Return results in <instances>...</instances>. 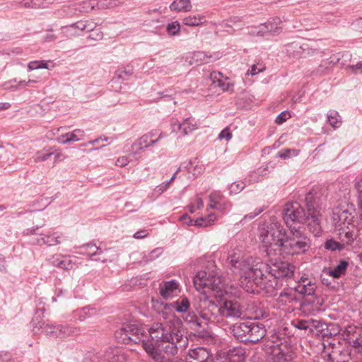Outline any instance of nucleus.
<instances>
[{"label": "nucleus", "mask_w": 362, "mask_h": 362, "mask_svg": "<svg viewBox=\"0 0 362 362\" xmlns=\"http://www.w3.org/2000/svg\"><path fill=\"white\" fill-rule=\"evenodd\" d=\"M276 305L279 308L284 306H290L295 302H297L298 298L296 293L291 288L284 289L276 297Z\"/></svg>", "instance_id": "obj_19"}, {"label": "nucleus", "mask_w": 362, "mask_h": 362, "mask_svg": "<svg viewBox=\"0 0 362 362\" xmlns=\"http://www.w3.org/2000/svg\"><path fill=\"white\" fill-rule=\"evenodd\" d=\"M307 208V225L310 231L315 236L320 235L321 210L325 205V197L317 192H310L305 198Z\"/></svg>", "instance_id": "obj_4"}, {"label": "nucleus", "mask_w": 362, "mask_h": 362, "mask_svg": "<svg viewBox=\"0 0 362 362\" xmlns=\"http://www.w3.org/2000/svg\"><path fill=\"white\" fill-rule=\"evenodd\" d=\"M216 219L214 214H209L206 217L197 218L194 221V225L198 227H206L211 225Z\"/></svg>", "instance_id": "obj_38"}, {"label": "nucleus", "mask_w": 362, "mask_h": 362, "mask_svg": "<svg viewBox=\"0 0 362 362\" xmlns=\"http://www.w3.org/2000/svg\"><path fill=\"white\" fill-rule=\"evenodd\" d=\"M205 16L203 15L189 16L183 18L182 22L187 26H199L205 23Z\"/></svg>", "instance_id": "obj_32"}, {"label": "nucleus", "mask_w": 362, "mask_h": 362, "mask_svg": "<svg viewBox=\"0 0 362 362\" xmlns=\"http://www.w3.org/2000/svg\"><path fill=\"white\" fill-rule=\"evenodd\" d=\"M259 240L266 247L277 246L282 252L288 234L281 223L275 221L259 227Z\"/></svg>", "instance_id": "obj_9"}, {"label": "nucleus", "mask_w": 362, "mask_h": 362, "mask_svg": "<svg viewBox=\"0 0 362 362\" xmlns=\"http://www.w3.org/2000/svg\"><path fill=\"white\" fill-rule=\"evenodd\" d=\"M130 338L131 343L141 344L143 348L144 343L152 342L151 341L146 339V337L144 336L141 329H139V332H136V333L134 335H132Z\"/></svg>", "instance_id": "obj_44"}, {"label": "nucleus", "mask_w": 362, "mask_h": 362, "mask_svg": "<svg viewBox=\"0 0 362 362\" xmlns=\"http://www.w3.org/2000/svg\"><path fill=\"white\" fill-rule=\"evenodd\" d=\"M327 120L334 128L339 127L341 124V117L338 112L334 110L329 111L327 114Z\"/></svg>", "instance_id": "obj_42"}, {"label": "nucleus", "mask_w": 362, "mask_h": 362, "mask_svg": "<svg viewBox=\"0 0 362 362\" xmlns=\"http://www.w3.org/2000/svg\"><path fill=\"white\" fill-rule=\"evenodd\" d=\"M76 26L78 29H80L81 30H86L88 32L93 30V27L91 23L86 24L83 22H78L76 24Z\"/></svg>", "instance_id": "obj_58"}, {"label": "nucleus", "mask_w": 362, "mask_h": 362, "mask_svg": "<svg viewBox=\"0 0 362 362\" xmlns=\"http://www.w3.org/2000/svg\"><path fill=\"white\" fill-rule=\"evenodd\" d=\"M151 340L159 343L165 354L175 356L188 345L181 321L173 318L165 323H153L148 329Z\"/></svg>", "instance_id": "obj_1"}, {"label": "nucleus", "mask_w": 362, "mask_h": 362, "mask_svg": "<svg viewBox=\"0 0 362 362\" xmlns=\"http://www.w3.org/2000/svg\"><path fill=\"white\" fill-rule=\"evenodd\" d=\"M66 141L71 142V141H78L81 139H82V137L83 136V132L81 129H75L71 133H66Z\"/></svg>", "instance_id": "obj_45"}, {"label": "nucleus", "mask_w": 362, "mask_h": 362, "mask_svg": "<svg viewBox=\"0 0 362 362\" xmlns=\"http://www.w3.org/2000/svg\"><path fill=\"white\" fill-rule=\"evenodd\" d=\"M199 316L194 312L188 313L184 317L186 322L192 324L199 328L205 329L209 322H219L220 313L218 305L207 298L201 300L199 305L196 308Z\"/></svg>", "instance_id": "obj_5"}, {"label": "nucleus", "mask_w": 362, "mask_h": 362, "mask_svg": "<svg viewBox=\"0 0 362 362\" xmlns=\"http://www.w3.org/2000/svg\"><path fill=\"white\" fill-rule=\"evenodd\" d=\"M194 284L197 290L209 288L217 293L216 297H222L231 293L232 286L226 283L225 279L212 272L199 271L194 278Z\"/></svg>", "instance_id": "obj_6"}, {"label": "nucleus", "mask_w": 362, "mask_h": 362, "mask_svg": "<svg viewBox=\"0 0 362 362\" xmlns=\"http://www.w3.org/2000/svg\"><path fill=\"white\" fill-rule=\"evenodd\" d=\"M352 217L347 211H342L339 214H334L335 233L340 244L346 248L349 246H356L359 244V230L350 221Z\"/></svg>", "instance_id": "obj_3"}, {"label": "nucleus", "mask_w": 362, "mask_h": 362, "mask_svg": "<svg viewBox=\"0 0 362 362\" xmlns=\"http://www.w3.org/2000/svg\"><path fill=\"white\" fill-rule=\"evenodd\" d=\"M160 295L165 299L177 296L180 292V284L175 280L164 281L160 284Z\"/></svg>", "instance_id": "obj_18"}, {"label": "nucleus", "mask_w": 362, "mask_h": 362, "mask_svg": "<svg viewBox=\"0 0 362 362\" xmlns=\"http://www.w3.org/2000/svg\"><path fill=\"white\" fill-rule=\"evenodd\" d=\"M180 220L189 226L194 225V221L187 214L180 216Z\"/></svg>", "instance_id": "obj_63"}, {"label": "nucleus", "mask_w": 362, "mask_h": 362, "mask_svg": "<svg viewBox=\"0 0 362 362\" xmlns=\"http://www.w3.org/2000/svg\"><path fill=\"white\" fill-rule=\"evenodd\" d=\"M354 73H362V62H358L356 65H351L348 66Z\"/></svg>", "instance_id": "obj_62"}, {"label": "nucleus", "mask_w": 362, "mask_h": 362, "mask_svg": "<svg viewBox=\"0 0 362 362\" xmlns=\"http://www.w3.org/2000/svg\"><path fill=\"white\" fill-rule=\"evenodd\" d=\"M245 187V185L243 182H235L231 184L230 190L231 192L237 194L241 192Z\"/></svg>", "instance_id": "obj_52"}, {"label": "nucleus", "mask_w": 362, "mask_h": 362, "mask_svg": "<svg viewBox=\"0 0 362 362\" xmlns=\"http://www.w3.org/2000/svg\"><path fill=\"white\" fill-rule=\"evenodd\" d=\"M192 5L190 0H175L170 5V9L175 12H189L191 11Z\"/></svg>", "instance_id": "obj_28"}, {"label": "nucleus", "mask_w": 362, "mask_h": 362, "mask_svg": "<svg viewBox=\"0 0 362 362\" xmlns=\"http://www.w3.org/2000/svg\"><path fill=\"white\" fill-rule=\"evenodd\" d=\"M129 163V158L127 156H123L119 157L116 161V165L119 167H124L128 165Z\"/></svg>", "instance_id": "obj_60"}, {"label": "nucleus", "mask_w": 362, "mask_h": 362, "mask_svg": "<svg viewBox=\"0 0 362 362\" xmlns=\"http://www.w3.org/2000/svg\"><path fill=\"white\" fill-rule=\"evenodd\" d=\"M291 117V115L288 111H284L280 113L276 118V122L277 124H282L286 122L288 118Z\"/></svg>", "instance_id": "obj_55"}, {"label": "nucleus", "mask_w": 362, "mask_h": 362, "mask_svg": "<svg viewBox=\"0 0 362 362\" xmlns=\"http://www.w3.org/2000/svg\"><path fill=\"white\" fill-rule=\"evenodd\" d=\"M186 360V362H213L212 355L204 347L190 349Z\"/></svg>", "instance_id": "obj_17"}, {"label": "nucleus", "mask_w": 362, "mask_h": 362, "mask_svg": "<svg viewBox=\"0 0 362 362\" xmlns=\"http://www.w3.org/2000/svg\"><path fill=\"white\" fill-rule=\"evenodd\" d=\"M222 197V194L220 192L216 191L211 193L209 196L210 204L208 207L219 209L218 205L220 204Z\"/></svg>", "instance_id": "obj_41"}, {"label": "nucleus", "mask_w": 362, "mask_h": 362, "mask_svg": "<svg viewBox=\"0 0 362 362\" xmlns=\"http://www.w3.org/2000/svg\"><path fill=\"white\" fill-rule=\"evenodd\" d=\"M316 281L313 278L302 276L296 282L294 291L305 296L311 297L305 298L301 304V310L306 315L314 314L319 309L318 302L316 303Z\"/></svg>", "instance_id": "obj_8"}, {"label": "nucleus", "mask_w": 362, "mask_h": 362, "mask_svg": "<svg viewBox=\"0 0 362 362\" xmlns=\"http://www.w3.org/2000/svg\"><path fill=\"white\" fill-rule=\"evenodd\" d=\"M59 329V325L47 324L42 328L45 335L58 339V332Z\"/></svg>", "instance_id": "obj_40"}, {"label": "nucleus", "mask_w": 362, "mask_h": 362, "mask_svg": "<svg viewBox=\"0 0 362 362\" xmlns=\"http://www.w3.org/2000/svg\"><path fill=\"white\" fill-rule=\"evenodd\" d=\"M307 213L300 204L297 202H291L285 204L283 211V219L288 228H293L295 222L305 223L307 224Z\"/></svg>", "instance_id": "obj_12"}, {"label": "nucleus", "mask_w": 362, "mask_h": 362, "mask_svg": "<svg viewBox=\"0 0 362 362\" xmlns=\"http://www.w3.org/2000/svg\"><path fill=\"white\" fill-rule=\"evenodd\" d=\"M322 346L321 355L327 362H349L351 360L349 347L337 339L328 338L323 341Z\"/></svg>", "instance_id": "obj_10"}, {"label": "nucleus", "mask_w": 362, "mask_h": 362, "mask_svg": "<svg viewBox=\"0 0 362 362\" xmlns=\"http://www.w3.org/2000/svg\"><path fill=\"white\" fill-rule=\"evenodd\" d=\"M296 267L287 262H281L278 264H274L272 267L269 265V269L267 273V278L264 279V285L267 284V281H272L271 279L274 281L276 279H288L293 276Z\"/></svg>", "instance_id": "obj_13"}, {"label": "nucleus", "mask_w": 362, "mask_h": 362, "mask_svg": "<svg viewBox=\"0 0 362 362\" xmlns=\"http://www.w3.org/2000/svg\"><path fill=\"white\" fill-rule=\"evenodd\" d=\"M244 258L240 250L231 251L228 255V260L232 269H235L236 264H239Z\"/></svg>", "instance_id": "obj_37"}, {"label": "nucleus", "mask_w": 362, "mask_h": 362, "mask_svg": "<svg viewBox=\"0 0 362 362\" xmlns=\"http://www.w3.org/2000/svg\"><path fill=\"white\" fill-rule=\"evenodd\" d=\"M106 357L110 362H127L128 359L125 351L117 347H110L106 351Z\"/></svg>", "instance_id": "obj_24"}, {"label": "nucleus", "mask_w": 362, "mask_h": 362, "mask_svg": "<svg viewBox=\"0 0 362 362\" xmlns=\"http://www.w3.org/2000/svg\"><path fill=\"white\" fill-rule=\"evenodd\" d=\"M124 328L127 329H131L130 332H128L129 333V336L131 337L132 335H134L136 332H139V328L136 325H134V324H131V323H128V324H125L124 325Z\"/></svg>", "instance_id": "obj_57"}, {"label": "nucleus", "mask_w": 362, "mask_h": 362, "mask_svg": "<svg viewBox=\"0 0 362 362\" xmlns=\"http://www.w3.org/2000/svg\"><path fill=\"white\" fill-rule=\"evenodd\" d=\"M145 148L144 146L141 144L139 139L136 140L132 145L131 149L129 151V156H132L135 158V160H139V155L141 153V151Z\"/></svg>", "instance_id": "obj_39"}, {"label": "nucleus", "mask_w": 362, "mask_h": 362, "mask_svg": "<svg viewBox=\"0 0 362 362\" xmlns=\"http://www.w3.org/2000/svg\"><path fill=\"white\" fill-rule=\"evenodd\" d=\"M34 4V0H23L21 2V5L25 8H33Z\"/></svg>", "instance_id": "obj_64"}, {"label": "nucleus", "mask_w": 362, "mask_h": 362, "mask_svg": "<svg viewBox=\"0 0 362 362\" xmlns=\"http://www.w3.org/2000/svg\"><path fill=\"white\" fill-rule=\"evenodd\" d=\"M77 257L69 255H63L61 258H56L52 262L54 267L64 269L71 270L74 269L77 264Z\"/></svg>", "instance_id": "obj_20"}, {"label": "nucleus", "mask_w": 362, "mask_h": 362, "mask_svg": "<svg viewBox=\"0 0 362 362\" xmlns=\"http://www.w3.org/2000/svg\"><path fill=\"white\" fill-rule=\"evenodd\" d=\"M272 362H288L293 358V352L286 344H276L270 348Z\"/></svg>", "instance_id": "obj_14"}, {"label": "nucleus", "mask_w": 362, "mask_h": 362, "mask_svg": "<svg viewBox=\"0 0 362 362\" xmlns=\"http://www.w3.org/2000/svg\"><path fill=\"white\" fill-rule=\"evenodd\" d=\"M190 303L187 298L185 296L180 297L176 301H174L170 304H166L165 305V309H174L177 313H187L188 314V311L189 310Z\"/></svg>", "instance_id": "obj_22"}, {"label": "nucleus", "mask_w": 362, "mask_h": 362, "mask_svg": "<svg viewBox=\"0 0 362 362\" xmlns=\"http://www.w3.org/2000/svg\"><path fill=\"white\" fill-rule=\"evenodd\" d=\"M312 322L308 320H296L292 322L294 327L301 329V330H307L310 328Z\"/></svg>", "instance_id": "obj_50"}, {"label": "nucleus", "mask_w": 362, "mask_h": 362, "mask_svg": "<svg viewBox=\"0 0 362 362\" xmlns=\"http://www.w3.org/2000/svg\"><path fill=\"white\" fill-rule=\"evenodd\" d=\"M92 9H107L114 8L117 6V1L115 0H98V1H90L88 3Z\"/></svg>", "instance_id": "obj_31"}, {"label": "nucleus", "mask_w": 362, "mask_h": 362, "mask_svg": "<svg viewBox=\"0 0 362 362\" xmlns=\"http://www.w3.org/2000/svg\"><path fill=\"white\" fill-rule=\"evenodd\" d=\"M218 57H213L212 55H207L204 52H196L193 54L192 59L197 64H206L216 60Z\"/></svg>", "instance_id": "obj_35"}, {"label": "nucleus", "mask_w": 362, "mask_h": 362, "mask_svg": "<svg viewBox=\"0 0 362 362\" xmlns=\"http://www.w3.org/2000/svg\"><path fill=\"white\" fill-rule=\"evenodd\" d=\"M133 74V69L132 68L130 69H124L122 70H119L117 72V78H124V75L125 76H131Z\"/></svg>", "instance_id": "obj_59"}, {"label": "nucleus", "mask_w": 362, "mask_h": 362, "mask_svg": "<svg viewBox=\"0 0 362 362\" xmlns=\"http://www.w3.org/2000/svg\"><path fill=\"white\" fill-rule=\"evenodd\" d=\"M245 351L242 347H233L224 353L223 362H245Z\"/></svg>", "instance_id": "obj_21"}, {"label": "nucleus", "mask_w": 362, "mask_h": 362, "mask_svg": "<svg viewBox=\"0 0 362 362\" xmlns=\"http://www.w3.org/2000/svg\"><path fill=\"white\" fill-rule=\"evenodd\" d=\"M167 33L169 35H177L179 34L180 30V25L178 21H174L168 23L166 27Z\"/></svg>", "instance_id": "obj_48"}, {"label": "nucleus", "mask_w": 362, "mask_h": 362, "mask_svg": "<svg viewBox=\"0 0 362 362\" xmlns=\"http://www.w3.org/2000/svg\"><path fill=\"white\" fill-rule=\"evenodd\" d=\"M212 83L218 86L223 91H228L233 87V84L228 82V78L224 77L221 72L214 71L210 74Z\"/></svg>", "instance_id": "obj_23"}, {"label": "nucleus", "mask_w": 362, "mask_h": 362, "mask_svg": "<svg viewBox=\"0 0 362 362\" xmlns=\"http://www.w3.org/2000/svg\"><path fill=\"white\" fill-rule=\"evenodd\" d=\"M231 138L232 134L230 131L229 127H226L218 134L219 139H226V141H229Z\"/></svg>", "instance_id": "obj_54"}, {"label": "nucleus", "mask_w": 362, "mask_h": 362, "mask_svg": "<svg viewBox=\"0 0 362 362\" xmlns=\"http://www.w3.org/2000/svg\"><path fill=\"white\" fill-rule=\"evenodd\" d=\"M356 189L358 192V199H359V220L362 223V179L358 180L355 185Z\"/></svg>", "instance_id": "obj_47"}, {"label": "nucleus", "mask_w": 362, "mask_h": 362, "mask_svg": "<svg viewBox=\"0 0 362 362\" xmlns=\"http://www.w3.org/2000/svg\"><path fill=\"white\" fill-rule=\"evenodd\" d=\"M170 185V184L168 181L164 182L161 183L160 185L156 186L154 190L158 194H161L168 189Z\"/></svg>", "instance_id": "obj_56"}, {"label": "nucleus", "mask_w": 362, "mask_h": 362, "mask_svg": "<svg viewBox=\"0 0 362 362\" xmlns=\"http://www.w3.org/2000/svg\"><path fill=\"white\" fill-rule=\"evenodd\" d=\"M218 310L220 318L221 317L238 318L242 315L239 303L231 300H226L219 304Z\"/></svg>", "instance_id": "obj_15"}, {"label": "nucleus", "mask_w": 362, "mask_h": 362, "mask_svg": "<svg viewBox=\"0 0 362 362\" xmlns=\"http://www.w3.org/2000/svg\"><path fill=\"white\" fill-rule=\"evenodd\" d=\"M62 234L57 232L52 234L42 235V237L37 238L36 243L39 245H45L48 247L54 246L61 243Z\"/></svg>", "instance_id": "obj_25"}, {"label": "nucleus", "mask_w": 362, "mask_h": 362, "mask_svg": "<svg viewBox=\"0 0 362 362\" xmlns=\"http://www.w3.org/2000/svg\"><path fill=\"white\" fill-rule=\"evenodd\" d=\"M325 249L330 250V251H341L344 248V247H342V245L340 244V240L338 241L334 240L333 239L328 240L325 243Z\"/></svg>", "instance_id": "obj_43"}, {"label": "nucleus", "mask_w": 362, "mask_h": 362, "mask_svg": "<svg viewBox=\"0 0 362 362\" xmlns=\"http://www.w3.org/2000/svg\"><path fill=\"white\" fill-rule=\"evenodd\" d=\"M289 233L282 252L289 255H300L308 252L311 246L312 240L300 226L288 228Z\"/></svg>", "instance_id": "obj_7"}, {"label": "nucleus", "mask_w": 362, "mask_h": 362, "mask_svg": "<svg viewBox=\"0 0 362 362\" xmlns=\"http://www.w3.org/2000/svg\"><path fill=\"white\" fill-rule=\"evenodd\" d=\"M155 134L153 132H149L141 136L138 139L141 144L144 146V148H148L151 146H153L156 143H157L160 139L163 136L162 134H160L158 138L154 139Z\"/></svg>", "instance_id": "obj_33"}, {"label": "nucleus", "mask_w": 362, "mask_h": 362, "mask_svg": "<svg viewBox=\"0 0 362 362\" xmlns=\"http://www.w3.org/2000/svg\"><path fill=\"white\" fill-rule=\"evenodd\" d=\"M299 151L295 149H282L278 153V156L283 159L289 158L291 155L298 156Z\"/></svg>", "instance_id": "obj_51"}, {"label": "nucleus", "mask_w": 362, "mask_h": 362, "mask_svg": "<svg viewBox=\"0 0 362 362\" xmlns=\"http://www.w3.org/2000/svg\"><path fill=\"white\" fill-rule=\"evenodd\" d=\"M59 331L58 339L61 341H64L70 337L76 336L80 332L78 327L68 324H60Z\"/></svg>", "instance_id": "obj_26"}, {"label": "nucleus", "mask_w": 362, "mask_h": 362, "mask_svg": "<svg viewBox=\"0 0 362 362\" xmlns=\"http://www.w3.org/2000/svg\"><path fill=\"white\" fill-rule=\"evenodd\" d=\"M131 329H127L124 328L123 325L119 329L117 330L115 332V338L118 341V342L122 344H131V338L128 335V332H130Z\"/></svg>", "instance_id": "obj_36"}, {"label": "nucleus", "mask_w": 362, "mask_h": 362, "mask_svg": "<svg viewBox=\"0 0 362 362\" xmlns=\"http://www.w3.org/2000/svg\"><path fill=\"white\" fill-rule=\"evenodd\" d=\"M265 69L266 66L264 64L257 63L252 66L251 69L246 73V75L255 76L259 73L263 72Z\"/></svg>", "instance_id": "obj_49"}, {"label": "nucleus", "mask_w": 362, "mask_h": 362, "mask_svg": "<svg viewBox=\"0 0 362 362\" xmlns=\"http://www.w3.org/2000/svg\"><path fill=\"white\" fill-rule=\"evenodd\" d=\"M263 210H264V209H263L262 208L256 209L255 210V211H254V212H251V213H250V214H246V215L244 216L243 219H244V220H247V219H250H250H252V218H254L255 217H256L257 215H259L260 213H262V212L263 211Z\"/></svg>", "instance_id": "obj_61"}, {"label": "nucleus", "mask_w": 362, "mask_h": 362, "mask_svg": "<svg viewBox=\"0 0 362 362\" xmlns=\"http://www.w3.org/2000/svg\"><path fill=\"white\" fill-rule=\"evenodd\" d=\"M86 247H87L88 249V254L90 255V257L92 260H95V261H101L103 262H105V259H101V258H98V259H93V256H95V255L97 254H100L101 252V250L96 247L95 245H92L90 243L89 244H87L86 245Z\"/></svg>", "instance_id": "obj_46"}, {"label": "nucleus", "mask_w": 362, "mask_h": 362, "mask_svg": "<svg viewBox=\"0 0 362 362\" xmlns=\"http://www.w3.org/2000/svg\"><path fill=\"white\" fill-rule=\"evenodd\" d=\"M52 154L53 153H42V152L38 151L33 157V159L35 163L45 161L47 160Z\"/></svg>", "instance_id": "obj_53"}, {"label": "nucleus", "mask_w": 362, "mask_h": 362, "mask_svg": "<svg viewBox=\"0 0 362 362\" xmlns=\"http://www.w3.org/2000/svg\"><path fill=\"white\" fill-rule=\"evenodd\" d=\"M233 335L240 341L256 343L266 334V330L255 322L235 323L231 327Z\"/></svg>", "instance_id": "obj_11"}, {"label": "nucleus", "mask_w": 362, "mask_h": 362, "mask_svg": "<svg viewBox=\"0 0 362 362\" xmlns=\"http://www.w3.org/2000/svg\"><path fill=\"white\" fill-rule=\"evenodd\" d=\"M347 267L348 262L343 260L341 261L334 268L329 269L327 273L328 275L333 276L334 278H339L345 274Z\"/></svg>", "instance_id": "obj_34"}, {"label": "nucleus", "mask_w": 362, "mask_h": 362, "mask_svg": "<svg viewBox=\"0 0 362 362\" xmlns=\"http://www.w3.org/2000/svg\"><path fill=\"white\" fill-rule=\"evenodd\" d=\"M268 269L269 265L260 259L247 257L242 259L239 264H236L233 272L239 274L241 286L249 292L248 284L254 283L260 286L264 284V279L267 278Z\"/></svg>", "instance_id": "obj_2"}, {"label": "nucleus", "mask_w": 362, "mask_h": 362, "mask_svg": "<svg viewBox=\"0 0 362 362\" xmlns=\"http://www.w3.org/2000/svg\"><path fill=\"white\" fill-rule=\"evenodd\" d=\"M144 349L147 353L151 360V362H183L175 358H170L165 356L158 350L152 342H146L144 344Z\"/></svg>", "instance_id": "obj_16"}, {"label": "nucleus", "mask_w": 362, "mask_h": 362, "mask_svg": "<svg viewBox=\"0 0 362 362\" xmlns=\"http://www.w3.org/2000/svg\"><path fill=\"white\" fill-rule=\"evenodd\" d=\"M281 23V20L280 18L274 17L269 20L267 23L261 24V28H265L266 31H270V33H277L281 29L279 26Z\"/></svg>", "instance_id": "obj_30"}, {"label": "nucleus", "mask_w": 362, "mask_h": 362, "mask_svg": "<svg viewBox=\"0 0 362 362\" xmlns=\"http://www.w3.org/2000/svg\"><path fill=\"white\" fill-rule=\"evenodd\" d=\"M177 127L179 130H182L184 135H187L197 127V122L191 117L185 119L182 123L177 122Z\"/></svg>", "instance_id": "obj_29"}, {"label": "nucleus", "mask_w": 362, "mask_h": 362, "mask_svg": "<svg viewBox=\"0 0 362 362\" xmlns=\"http://www.w3.org/2000/svg\"><path fill=\"white\" fill-rule=\"evenodd\" d=\"M307 51V54H313L315 50L304 46H300L298 43H291L287 46V52L288 54L294 58H299L302 57V54Z\"/></svg>", "instance_id": "obj_27"}]
</instances>
